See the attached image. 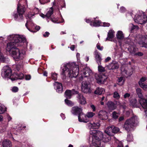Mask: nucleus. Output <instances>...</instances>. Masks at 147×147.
I'll list each match as a JSON object with an SVG mask.
<instances>
[{
	"label": "nucleus",
	"instance_id": "f257e3e1",
	"mask_svg": "<svg viewBox=\"0 0 147 147\" xmlns=\"http://www.w3.org/2000/svg\"><path fill=\"white\" fill-rule=\"evenodd\" d=\"M7 38L11 41L8 42L6 48V50L9 52V54L16 60L22 59L26 56L25 51L20 50L16 47L23 45L25 42L26 38L23 36L17 34H12L9 36Z\"/></svg>",
	"mask_w": 147,
	"mask_h": 147
},
{
	"label": "nucleus",
	"instance_id": "f03ea898",
	"mask_svg": "<svg viewBox=\"0 0 147 147\" xmlns=\"http://www.w3.org/2000/svg\"><path fill=\"white\" fill-rule=\"evenodd\" d=\"M61 75L64 78L66 76L75 78L78 74L79 68L78 65L74 63L63 64L61 66Z\"/></svg>",
	"mask_w": 147,
	"mask_h": 147
},
{
	"label": "nucleus",
	"instance_id": "7ed1b4c3",
	"mask_svg": "<svg viewBox=\"0 0 147 147\" xmlns=\"http://www.w3.org/2000/svg\"><path fill=\"white\" fill-rule=\"evenodd\" d=\"M25 7L19 3L18 4L17 11H14L13 16L14 20L16 21L21 22L23 19V15L25 12Z\"/></svg>",
	"mask_w": 147,
	"mask_h": 147
},
{
	"label": "nucleus",
	"instance_id": "20e7f679",
	"mask_svg": "<svg viewBox=\"0 0 147 147\" xmlns=\"http://www.w3.org/2000/svg\"><path fill=\"white\" fill-rule=\"evenodd\" d=\"M90 134L93 135L92 142L96 143L99 144H101V140L103 137V134L101 131L93 129L90 131Z\"/></svg>",
	"mask_w": 147,
	"mask_h": 147
},
{
	"label": "nucleus",
	"instance_id": "39448f33",
	"mask_svg": "<svg viewBox=\"0 0 147 147\" xmlns=\"http://www.w3.org/2000/svg\"><path fill=\"white\" fill-rule=\"evenodd\" d=\"M139 119L136 116H134L125 121L124 127L125 129H130L137 125L139 123Z\"/></svg>",
	"mask_w": 147,
	"mask_h": 147
},
{
	"label": "nucleus",
	"instance_id": "423d86ee",
	"mask_svg": "<svg viewBox=\"0 0 147 147\" xmlns=\"http://www.w3.org/2000/svg\"><path fill=\"white\" fill-rule=\"evenodd\" d=\"M136 92L138 97L140 98L139 100L140 104L144 108H147V100L143 98L142 90L140 88H138L136 89Z\"/></svg>",
	"mask_w": 147,
	"mask_h": 147
},
{
	"label": "nucleus",
	"instance_id": "0eeeda50",
	"mask_svg": "<svg viewBox=\"0 0 147 147\" xmlns=\"http://www.w3.org/2000/svg\"><path fill=\"white\" fill-rule=\"evenodd\" d=\"M136 22L141 24L145 23L147 21V17L144 13H142L139 14H136L134 18Z\"/></svg>",
	"mask_w": 147,
	"mask_h": 147
},
{
	"label": "nucleus",
	"instance_id": "6e6552de",
	"mask_svg": "<svg viewBox=\"0 0 147 147\" xmlns=\"http://www.w3.org/2000/svg\"><path fill=\"white\" fill-rule=\"evenodd\" d=\"M11 70L8 66H5L3 68L1 72V75L4 78H9L11 79Z\"/></svg>",
	"mask_w": 147,
	"mask_h": 147
},
{
	"label": "nucleus",
	"instance_id": "1a4fd4ad",
	"mask_svg": "<svg viewBox=\"0 0 147 147\" xmlns=\"http://www.w3.org/2000/svg\"><path fill=\"white\" fill-rule=\"evenodd\" d=\"M79 74L81 75L80 78V80H82L84 78L89 77L92 74V71L89 68L86 67L83 68V69L81 71L79 72Z\"/></svg>",
	"mask_w": 147,
	"mask_h": 147
},
{
	"label": "nucleus",
	"instance_id": "9d476101",
	"mask_svg": "<svg viewBox=\"0 0 147 147\" xmlns=\"http://www.w3.org/2000/svg\"><path fill=\"white\" fill-rule=\"evenodd\" d=\"M81 89L82 92L85 93L91 92L90 86L88 82L84 81L82 83Z\"/></svg>",
	"mask_w": 147,
	"mask_h": 147
},
{
	"label": "nucleus",
	"instance_id": "9b49d317",
	"mask_svg": "<svg viewBox=\"0 0 147 147\" xmlns=\"http://www.w3.org/2000/svg\"><path fill=\"white\" fill-rule=\"evenodd\" d=\"M95 78L97 82L99 84H102L106 81L107 79V77L106 75L103 74L99 75L96 74L95 76Z\"/></svg>",
	"mask_w": 147,
	"mask_h": 147
},
{
	"label": "nucleus",
	"instance_id": "f8f14e48",
	"mask_svg": "<svg viewBox=\"0 0 147 147\" xmlns=\"http://www.w3.org/2000/svg\"><path fill=\"white\" fill-rule=\"evenodd\" d=\"M138 43L141 46L147 48V36L141 37Z\"/></svg>",
	"mask_w": 147,
	"mask_h": 147
},
{
	"label": "nucleus",
	"instance_id": "ddd939ff",
	"mask_svg": "<svg viewBox=\"0 0 147 147\" xmlns=\"http://www.w3.org/2000/svg\"><path fill=\"white\" fill-rule=\"evenodd\" d=\"M78 93V91L74 89H72L71 90H67L65 92V96L66 98H70L72 95Z\"/></svg>",
	"mask_w": 147,
	"mask_h": 147
},
{
	"label": "nucleus",
	"instance_id": "4468645a",
	"mask_svg": "<svg viewBox=\"0 0 147 147\" xmlns=\"http://www.w3.org/2000/svg\"><path fill=\"white\" fill-rule=\"evenodd\" d=\"M72 113L74 115L80 114L82 113V109L77 106L73 107L71 111Z\"/></svg>",
	"mask_w": 147,
	"mask_h": 147
},
{
	"label": "nucleus",
	"instance_id": "2eb2a0df",
	"mask_svg": "<svg viewBox=\"0 0 147 147\" xmlns=\"http://www.w3.org/2000/svg\"><path fill=\"white\" fill-rule=\"evenodd\" d=\"M54 85L57 92L61 93L63 92V88L61 84L55 82L54 84Z\"/></svg>",
	"mask_w": 147,
	"mask_h": 147
},
{
	"label": "nucleus",
	"instance_id": "dca6fc26",
	"mask_svg": "<svg viewBox=\"0 0 147 147\" xmlns=\"http://www.w3.org/2000/svg\"><path fill=\"white\" fill-rule=\"evenodd\" d=\"M77 100L80 104L84 105L86 103V98L81 94H78L77 96Z\"/></svg>",
	"mask_w": 147,
	"mask_h": 147
},
{
	"label": "nucleus",
	"instance_id": "f3484780",
	"mask_svg": "<svg viewBox=\"0 0 147 147\" xmlns=\"http://www.w3.org/2000/svg\"><path fill=\"white\" fill-rule=\"evenodd\" d=\"M119 131V129H106L105 132L107 135L110 136H114V134L117 133Z\"/></svg>",
	"mask_w": 147,
	"mask_h": 147
},
{
	"label": "nucleus",
	"instance_id": "a211bd4d",
	"mask_svg": "<svg viewBox=\"0 0 147 147\" xmlns=\"http://www.w3.org/2000/svg\"><path fill=\"white\" fill-rule=\"evenodd\" d=\"M105 67L109 70L113 69H117L119 67V65L117 62L113 61L108 65L106 66Z\"/></svg>",
	"mask_w": 147,
	"mask_h": 147
},
{
	"label": "nucleus",
	"instance_id": "6ab92c4d",
	"mask_svg": "<svg viewBox=\"0 0 147 147\" xmlns=\"http://www.w3.org/2000/svg\"><path fill=\"white\" fill-rule=\"evenodd\" d=\"M78 119L80 122L87 123L89 121V119L86 117V115L84 114L82 112L78 115Z\"/></svg>",
	"mask_w": 147,
	"mask_h": 147
},
{
	"label": "nucleus",
	"instance_id": "aec40b11",
	"mask_svg": "<svg viewBox=\"0 0 147 147\" xmlns=\"http://www.w3.org/2000/svg\"><path fill=\"white\" fill-rule=\"evenodd\" d=\"M99 118L101 120H106L108 117V113L105 111H100L98 114Z\"/></svg>",
	"mask_w": 147,
	"mask_h": 147
},
{
	"label": "nucleus",
	"instance_id": "412c9836",
	"mask_svg": "<svg viewBox=\"0 0 147 147\" xmlns=\"http://www.w3.org/2000/svg\"><path fill=\"white\" fill-rule=\"evenodd\" d=\"M100 54L97 51H95V57L96 61L98 65H100L101 62L102 60V59L100 57Z\"/></svg>",
	"mask_w": 147,
	"mask_h": 147
},
{
	"label": "nucleus",
	"instance_id": "4be33fe9",
	"mask_svg": "<svg viewBox=\"0 0 147 147\" xmlns=\"http://www.w3.org/2000/svg\"><path fill=\"white\" fill-rule=\"evenodd\" d=\"M115 32L112 30H110L108 33L107 37L106 38V41L108 40L112 41V38L114 36Z\"/></svg>",
	"mask_w": 147,
	"mask_h": 147
},
{
	"label": "nucleus",
	"instance_id": "5701e85b",
	"mask_svg": "<svg viewBox=\"0 0 147 147\" xmlns=\"http://www.w3.org/2000/svg\"><path fill=\"white\" fill-rule=\"evenodd\" d=\"M14 75L15 76V77H12V78H11V80L12 81L17 79L22 80L24 78V75L22 73H18V74H15Z\"/></svg>",
	"mask_w": 147,
	"mask_h": 147
},
{
	"label": "nucleus",
	"instance_id": "b1692460",
	"mask_svg": "<svg viewBox=\"0 0 147 147\" xmlns=\"http://www.w3.org/2000/svg\"><path fill=\"white\" fill-rule=\"evenodd\" d=\"M128 50L132 54L134 55L138 51V49L134 45H130L128 48Z\"/></svg>",
	"mask_w": 147,
	"mask_h": 147
},
{
	"label": "nucleus",
	"instance_id": "393cba45",
	"mask_svg": "<svg viewBox=\"0 0 147 147\" xmlns=\"http://www.w3.org/2000/svg\"><path fill=\"white\" fill-rule=\"evenodd\" d=\"M107 105L109 109L111 110H113L116 108V105L111 101H108L107 103Z\"/></svg>",
	"mask_w": 147,
	"mask_h": 147
},
{
	"label": "nucleus",
	"instance_id": "a878e982",
	"mask_svg": "<svg viewBox=\"0 0 147 147\" xmlns=\"http://www.w3.org/2000/svg\"><path fill=\"white\" fill-rule=\"evenodd\" d=\"M3 147H12L11 142L7 140H4L2 142Z\"/></svg>",
	"mask_w": 147,
	"mask_h": 147
},
{
	"label": "nucleus",
	"instance_id": "bb28decb",
	"mask_svg": "<svg viewBox=\"0 0 147 147\" xmlns=\"http://www.w3.org/2000/svg\"><path fill=\"white\" fill-rule=\"evenodd\" d=\"M105 92V90L101 88H98L94 92L95 94L98 95H101L104 94Z\"/></svg>",
	"mask_w": 147,
	"mask_h": 147
},
{
	"label": "nucleus",
	"instance_id": "cd10ccee",
	"mask_svg": "<svg viewBox=\"0 0 147 147\" xmlns=\"http://www.w3.org/2000/svg\"><path fill=\"white\" fill-rule=\"evenodd\" d=\"M130 103L131 106L133 107H139V104L137 102L136 100L135 99H132L130 101Z\"/></svg>",
	"mask_w": 147,
	"mask_h": 147
},
{
	"label": "nucleus",
	"instance_id": "c85d7f7f",
	"mask_svg": "<svg viewBox=\"0 0 147 147\" xmlns=\"http://www.w3.org/2000/svg\"><path fill=\"white\" fill-rule=\"evenodd\" d=\"M90 25L94 27H98L102 25V23L99 20H95L94 22H91Z\"/></svg>",
	"mask_w": 147,
	"mask_h": 147
},
{
	"label": "nucleus",
	"instance_id": "c756f323",
	"mask_svg": "<svg viewBox=\"0 0 147 147\" xmlns=\"http://www.w3.org/2000/svg\"><path fill=\"white\" fill-rule=\"evenodd\" d=\"M9 59L5 57L3 54L0 52V61L2 62L7 63L8 62Z\"/></svg>",
	"mask_w": 147,
	"mask_h": 147
},
{
	"label": "nucleus",
	"instance_id": "7c9ffc66",
	"mask_svg": "<svg viewBox=\"0 0 147 147\" xmlns=\"http://www.w3.org/2000/svg\"><path fill=\"white\" fill-rule=\"evenodd\" d=\"M89 126L92 129H98L99 127L100 124L98 123H90L89 124Z\"/></svg>",
	"mask_w": 147,
	"mask_h": 147
},
{
	"label": "nucleus",
	"instance_id": "2f4dec72",
	"mask_svg": "<svg viewBox=\"0 0 147 147\" xmlns=\"http://www.w3.org/2000/svg\"><path fill=\"white\" fill-rule=\"evenodd\" d=\"M111 139V137L108 135H103V137L102 140L103 142H109Z\"/></svg>",
	"mask_w": 147,
	"mask_h": 147
},
{
	"label": "nucleus",
	"instance_id": "473e14b6",
	"mask_svg": "<svg viewBox=\"0 0 147 147\" xmlns=\"http://www.w3.org/2000/svg\"><path fill=\"white\" fill-rule=\"evenodd\" d=\"M117 38L118 39H122L124 38L123 32L121 31H118L116 34Z\"/></svg>",
	"mask_w": 147,
	"mask_h": 147
},
{
	"label": "nucleus",
	"instance_id": "72a5a7b5",
	"mask_svg": "<svg viewBox=\"0 0 147 147\" xmlns=\"http://www.w3.org/2000/svg\"><path fill=\"white\" fill-rule=\"evenodd\" d=\"M51 21L55 23H59L63 22H64V20L63 19H62V20L61 22L58 21L57 18H55L53 16L51 17Z\"/></svg>",
	"mask_w": 147,
	"mask_h": 147
},
{
	"label": "nucleus",
	"instance_id": "f704fd0d",
	"mask_svg": "<svg viewBox=\"0 0 147 147\" xmlns=\"http://www.w3.org/2000/svg\"><path fill=\"white\" fill-rule=\"evenodd\" d=\"M53 9L52 7H51L49 10L47 12V14L46 15V17L49 18L50 17L51 15L53 14Z\"/></svg>",
	"mask_w": 147,
	"mask_h": 147
},
{
	"label": "nucleus",
	"instance_id": "c9c22d12",
	"mask_svg": "<svg viewBox=\"0 0 147 147\" xmlns=\"http://www.w3.org/2000/svg\"><path fill=\"white\" fill-rule=\"evenodd\" d=\"M124 82V78L123 77H121L119 78L118 80V84L119 85H123Z\"/></svg>",
	"mask_w": 147,
	"mask_h": 147
},
{
	"label": "nucleus",
	"instance_id": "e433bc0d",
	"mask_svg": "<svg viewBox=\"0 0 147 147\" xmlns=\"http://www.w3.org/2000/svg\"><path fill=\"white\" fill-rule=\"evenodd\" d=\"M103 145L99 144H98L97 143L92 142V143L90 145V147H100V146H103Z\"/></svg>",
	"mask_w": 147,
	"mask_h": 147
},
{
	"label": "nucleus",
	"instance_id": "4c0bfd02",
	"mask_svg": "<svg viewBox=\"0 0 147 147\" xmlns=\"http://www.w3.org/2000/svg\"><path fill=\"white\" fill-rule=\"evenodd\" d=\"M6 110V109L5 107L0 103V114L3 113Z\"/></svg>",
	"mask_w": 147,
	"mask_h": 147
},
{
	"label": "nucleus",
	"instance_id": "58836bf2",
	"mask_svg": "<svg viewBox=\"0 0 147 147\" xmlns=\"http://www.w3.org/2000/svg\"><path fill=\"white\" fill-rule=\"evenodd\" d=\"M147 79V77H142L140 78V81L138 82V84L139 85L141 84H144V82H145Z\"/></svg>",
	"mask_w": 147,
	"mask_h": 147
},
{
	"label": "nucleus",
	"instance_id": "ea45409f",
	"mask_svg": "<svg viewBox=\"0 0 147 147\" xmlns=\"http://www.w3.org/2000/svg\"><path fill=\"white\" fill-rule=\"evenodd\" d=\"M98 71L101 72H104L105 71V67L100 65H98Z\"/></svg>",
	"mask_w": 147,
	"mask_h": 147
},
{
	"label": "nucleus",
	"instance_id": "a19ab883",
	"mask_svg": "<svg viewBox=\"0 0 147 147\" xmlns=\"http://www.w3.org/2000/svg\"><path fill=\"white\" fill-rule=\"evenodd\" d=\"M57 74L55 73H52L51 74V77L52 79L54 80H56L57 78Z\"/></svg>",
	"mask_w": 147,
	"mask_h": 147
},
{
	"label": "nucleus",
	"instance_id": "79ce46f5",
	"mask_svg": "<svg viewBox=\"0 0 147 147\" xmlns=\"http://www.w3.org/2000/svg\"><path fill=\"white\" fill-rule=\"evenodd\" d=\"M95 115V114L92 112H88L86 115V117L88 118H90L92 117L94 115Z\"/></svg>",
	"mask_w": 147,
	"mask_h": 147
},
{
	"label": "nucleus",
	"instance_id": "37998d69",
	"mask_svg": "<svg viewBox=\"0 0 147 147\" xmlns=\"http://www.w3.org/2000/svg\"><path fill=\"white\" fill-rule=\"evenodd\" d=\"M113 97L117 99H119L120 98V96L117 92H115L113 93Z\"/></svg>",
	"mask_w": 147,
	"mask_h": 147
},
{
	"label": "nucleus",
	"instance_id": "c03bdc74",
	"mask_svg": "<svg viewBox=\"0 0 147 147\" xmlns=\"http://www.w3.org/2000/svg\"><path fill=\"white\" fill-rule=\"evenodd\" d=\"M65 102L67 105L69 106H72L73 105V104L71 101L66 99L65 100Z\"/></svg>",
	"mask_w": 147,
	"mask_h": 147
},
{
	"label": "nucleus",
	"instance_id": "a18cd8bd",
	"mask_svg": "<svg viewBox=\"0 0 147 147\" xmlns=\"http://www.w3.org/2000/svg\"><path fill=\"white\" fill-rule=\"evenodd\" d=\"M145 91H147V84H143L139 85Z\"/></svg>",
	"mask_w": 147,
	"mask_h": 147
},
{
	"label": "nucleus",
	"instance_id": "49530a36",
	"mask_svg": "<svg viewBox=\"0 0 147 147\" xmlns=\"http://www.w3.org/2000/svg\"><path fill=\"white\" fill-rule=\"evenodd\" d=\"M33 24H32V23L31 22H28V21H27V22L25 26L30 31V29L28 28L27 25H29L30 26L32 27L33 26Z\"/></svg>",
	"mask_w": 147,
	"mask_h": 147
},
{
	"label": "nucleus",
	"instance_id": "de8ad7c7",
	"mask_svg": "<svg viewBox=\"0 0 147 147\" xmlns=\"http://www.w3.org/2000/svg\"><path fill=\"white\" fill-rule=\"evenodd\" d=\"M39 1L41 4H45L50 1V0H39Z\"/></svg>",
	"mask_w": 147,
	"mask_h": 147
},
{
	"label": "nucleus",
	"instance_id": "09e8293b",
	"mask_svg": "<svg viewBox=\"0 0 147 147\" xmlns=\"http://www.w3.org/2000/svg\"><path fill=\"white\" fill-rule=\"evenodd\" d=\"M112 115L113 118L115 119H117L118 117V114L115 111H114Z\"/></svg>",
	"mask_w": 147,
	"mask_h": 147
},
{
	"label": "nucleus",
	"instance_id": "8fccbe9b",
	"mask_svg": "<svg viewBox=\"0 0 147 147\" xmlns=\"http://www.w3.org/2000/svg\"><path fill=\"white\" fill-rule=\"evenodd\" d=\"M129 27L131 28V30L135 28H137L138 27L137 26H134L133 24H129Z\"/></svg>",
	"mask_w": 147,
	"mask_h": 147
},
{
	"label": "nucleus",
	"instance_id": "3c124183",
	"mask_svg": "<svg viewBox=\"0 0 147 147\" xmlns=\"http://www.w3.org/2000/svg\"><path fill=\"white\" fill-rule=\"evenodd\" d=\"M134 55L138 56H142L143 55V53L141 52H138V53L136 52Z\"/></svg>",
	"mask_w": 147,
	"mask_h": 147
},
{
	"label": "nucleus",
	"instance_id": "603ef678",
	"mask_svg": "<svg viewBox=\"0 0 147 147\" xmlns=\"http://www.w3.org/2000/svg\"><path fill=\"white\" fill-rule=\"evenodd\" d=\"M101 23L102 24V25L101 26H102L104 27H109L110 26V24L108 23L103 22Z\"/></svg>",
	"mask_w": 147,
	"mask_h": 147
},
{
	"label": "nucleus",
	"instance_id": "864d4df0",
	"mask_svg": "<svg viewBox=\"0 0 147 147\" xmlns=\"http://www.w3.org/2000/svg\"><path fill=\"white\" fill-rule=\"evenodd\" d=\"M34 13L35 14H38L39 12V9L37 8H35L33 10Z\"/></svg>",
	"mask_w": 147,
	"mask_h": 147
},
{
	"label": "nucleus",
	"instance_id": "5fc2aeb1",
	"mask_svg": "<svg viewBox=\"0 0 147 147\" xmlns=\"http://www.w3.org/2000/svg\"><path fill=\"white\" fill-rule=\"evenodd\" d=\"M35 14L34 13L33 14L32 13L30 12L28 13V15L27 17L29 18L30 19H31L32 17L33 16H34V15Z\"/></svg>",
	"mask_w": 147,
	"mask_h": 147
},
{
	"label": "nucleus",
	"instance_id": "6e6d98bb",
	"mask_svg": "<svg viewBox=\"0 0 147 147\" xmlns=\"http://www.w3.org/2000/svg\"><path fill=\"white\" fill-rule=\"evenodd\" d=\"M18 88L17 87H14L12 88V91L13 92H16L18 91Z\"/></svg>",
	"mask_w": 147,
	"mask_h": 147
},
{
	"label": "nucleus",
	"instance_id": "4d7b16f0",
	"mask_svg": "<svg viewBox=\"0 0 147 147\" xmlns=\"http://www.w3.org/2000/svg\"><path fill=\"white\" fill-rule=\"evenodd\" d=\"M126 11V9L123 7H121L120 8V11L121 13H124Z\"/></svg>",
	"mask_w": 147,
	"mask_h": 147
},
{
	"label": "nucleus",
	"instance_id": "13d9d810",
	"mask_svg": "<svg viewBox=\"0 0 147 147\" xmlns=\"http://www.w3.org/2000/svg\"><path fill=\"white\" fill-rule=\"evenodd\" d=\"M96 47L100 51H102L103 49V47H100L99 44H97Z\"/></svg>",
	"mask_w": 147,
	"mask_h": 147
},
{
	"label": "nucleus",
	"instance_id": "bf43d9fd",
	"mask_svg": "<svg viewBox=\"0 0 147 147\" xmlns=\"http://www.w3.org/2000/svg\"><path fill=\"white\" fill-rule=\"evenodd\" d=\"M22 67V65H20V64H18L16 66V69L18 71L20 70V69Z\"/></svg>",
	"mask_w": 147,
	"mask_h": 147
},
{
	"label": "nucleus",
	"instance_id": "052dcab7",
	"mask_svg": "<svg viewBox=\"0 0 147 147\" xmlns=\"http://www.w3.org/2000/svg\"><path fill=\"white\" fill-rule=\"evenodd\" d=\"M31 78V76L30 75H26L25 76V79L26 80H30Z\"/></svg>",
	"mask_w": 147,
	"mask_h": 147
},
{
	"label": "nucleus",
	"instance_id": "680f3d73",
	"mask_svg": "<svg viewBox=\"0 0 147 147\" xmlns=\"http://www.w3.org/2000/svg\"><path fill=\"white\" fill-rule=\"evenodd\" d=\"M130 96V94L128 93L125 94L123 96L124 98H127L129 97Z\"/></svg>",
	"mask_w": 147,
	"mask_h": 147
},
{
	"label": "nucleus",
	"instance_id": "e2e57ef3",
	"mask_svg": "<svg viewBox=\"0 0 147 147\" xmlns=\"http://www.w3.org/2000/svg\"><path fill=\"white\" fill-rule=\"evenodd\" d=\"M49 34V33L48 32H46L43 35V36L45 37H48Z\"/></svg>",
	"mask_w": 147,
	"mask_h": 147
},
{
	"label": "nucleus",
	"instance_id": "0e129e2a",
	"mask_svg": "<svg viewBox=\"0 0 147 147\" xmlns=\"http://www.w3.org/2000/svg\"><path fill=\"white\" fill-rule=\"evenodd\" d=\"M117 147H123V146L121 142H119Z\"/></svg>",
	"mask_w": 147,
	"mask_h": 147
},
{
	"label": "nucleus",
	"instance_id": "69168bd1",
	"mask_svg": "<svg viewBox=\"0 0 147 147\" xmlns=\"http://www.w3.org/2000/svg\"><path fill=\"white\" fill-rule=\"evenodd\" d=\"M123 52L122 51H120L119 53V54H118L119 57H121L123 56Z\"/></svg>",
	"mask_w": 147,
	"mask_h": 147
},
{
	"label": "nucleus",
	"instance_id": "338daca9",
	"mask_svg": "<svg viewBox=\"0 0 147 147\" xmlns=\"http://www.w3.org/2000/svg\"><path fill=\"white\" fill-rule=\"evenodd\" d=\"M111 59V58L110 57H108L105 59V62H107L109 61Z\"/></svg>",
	"mask_w": 147,
	"mask_h": 147
},
{
	"label": "nucleus",
	"instance_id": "774afa93",
	"mask_svg": "<svg viewBox=\"0 0 147 147\" xmlns=\"http://www.w3.org/2000/svg\"><path fill=\"white\" fill-rule=\"evenodd\" d=\"M75 48V46L74 45H71V47H70V49L72 51H73L74 50Z\"/></svg>",
	"mask_w": 147,
	"mask_h": 147
}]
</instances>
